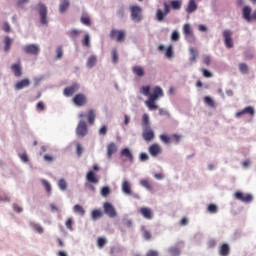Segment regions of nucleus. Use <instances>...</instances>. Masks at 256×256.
<instances>
[{
    "mask_svg": "<svg viewBox=\"0 0 256 256\" xmlns=\"http://www.w3.org/2000/svg\"><path fill=\"white\" fill-rule=\"evenodd\" d=\"M139 213L144 219H153V210H151V208L142 207L140 208Z\"/></svg>",
    "mask_w": 256,
    "mask_h": 256,
    "instance_id": "obj_19",
    "label": "nucleus"
},
{
    "mask_svg": "<svg viewBox=\"0 0 256 256\" xmlns=\"http://www.w3.org/2000/svg\"><path fill=\"white\" fill-rule=\"evenodd\" d=\"M101 195L102 197H109V195H111V188H109V186H104L101 189Z\"/></svg>",
    "mask_w": 256,
    "mask_h": 256,
    "instance_id": "obj_40",
    "label": "nucleus"
},
{
    "mask_svg": "<svg viewBox=\"0 0 256 256\" xmlns=\"http://www.w3.org/2000/svg\"><path fill=\"white\" fill-rule=\"evenodd\" d=\"M83 45L84 47H91V39L89 37V34H86L84 36Z\"/></svg>",
    "mask_w": 256,
    "mask_h": 256,
    "instance_id": "obj_49",
    "label": "nucleus"
},
{
    "mask_svg": "<svg viewBox=\"0 0 256 256\" xmlns=\"http://www.w3.org/2000/svg\"><path fill=\"white\" fill-rule=\"evenodd\" d=\"M88 69H93V67H95V65H97V56L95 55H91L86 63Z\"/></svg>",
    "mask_w": 256,
    "mask_h": 256,
    "instance_id": "obj_32",
    "label": "nucleus"
},
{
    "mask_svg": "<svg viewBox=\"0 0 256 256\" xmlns=\"http://www.w3.org/2000/svg\"><path fill=\"white\" fill-rule=\"evenodd\" d=\"M97 117V114L95 112V109H90L87 114V119L89 125H94L95 124V118Z\"/></svg>",
    "mask_w": 256,
    "mask_h": 256,
    "instance_id": "obj_27",
    "label": "nucleus"
},
{
    "mask_svg": "<svg viewBox=\"0 0 256 256\" xmlns=\"http://www.w3.org/2000/svg\"><path fill=\"white\" fill-rule=\"evenodd\" d=\"M243 115H250L251 117H253V115H255V108H253L252 106H247L236 113V117L238 119L241 118Z\"/></svg>",
    "mask_w": 256,
    "mask_h": 256,
    "instance_id": "obj_14",
    "label": "nucleus"
},
{
    "mask_svg": "<svg viewBox=\"0 0 256 256\" xmlns=\"http://www.w3.org/2000/svg\"><path fill=\"white\" fill-rule=\"evenodd\" d=\"M202 74H203V77H206V78H211L213 77V73H211L209 70L207 69H202Z\"/></svg>",
    "mask_w": 256,
    "mask_h": 256,
    "instance_id": "obj_56",
    "label": "nucleus"
},
{
    "mask_svg": "<svg viewBox=\"0 0 256 256\" xmlns=\"http://www.w3.org/2000/svg\"><path fill=\"white\" fill-rule=\"evenodd\" d=\"M168 253L171 256H180L181 255V250L178 247L172 246L168 249Z\"/></svg>",
    "mask_w": 256,
    "mask_h": 256,
    "instance_id": "obj_37",
    "label": "nucleus"
},
{
    "mask_svg": "<svg viewBox=\"0 0 256 256\" xmlns=\"http://www.w3.org/2000/svg\"><path fill=\"white\" fill-rule=\"evenodd\" d=\"M74 213H77L78 215H81V217L85 216V209L83 206L76 204L73 208Z\"/></svg>",
    "mask_w": 256,
    "mask_h": 256,
    "instance_id": "obj_35",
    "label": "nucleus"
},
{
    "mask_svg": "<svg viewBox=\"0 0 256 256\" xmlns=\"http://www.w3.org/2000/svg\"><path fill=\"white\" fill-rule=\"evenodd\" d=\"M143 236H144V239L146 241H149L151 239V237H152L151 232H149V230H144L143 231Z\"/></svg>",
    "mask_w": 256,
    "mask_h": 256,
    "instance_id": "obj_57",
    "label": "nucleus"
},
{
    "mask_svg": "<svg viewBox=\"0 0 256 256\" xmlns=\"http://www.w3.org/2000/svg\"><path fill=\"white\" fill-rule=\"evenodd\" d=\"M77 91H79V84L74 83L64 89V95L65 97H71L74 93H77Z\"/></svg>",
    "mask_w": 256,
    "mask_h": 256,
    "instance_id": "obj_16",
    "label": "nucleus"
},
{
    "mask_svg": "<svg viewBox=\"0 0 256 256\" xmlns=\"http://www.w3.org/2000/svg\"><path fill=\"white\" fill-rule=\"evenodd\" d=\"M81 32L79 30H71L68 35L69 37H71L72 39H75V37H79V34Z\"/></svg>",
    "mask_w": 256,
    "mask_h": 256,
    "instance_id": "obj_52",
    "label": "nucleus"
},
{
    "mask_svg": "<svg viewBox=\"0 0 256 256\" xmlns=\"http://www.w3.org/2000/svg\"><path fill=\"white\" fill-rule=\"evenodd\" d=\"M189 53H190V58H189L190 63H197V57H199V52L197 51V49L191 47L189 48Z\"/></svg>",
    "mask_w": 256,
    "mask_h": 256,
    "instance_id": "obj_23",
    "label": "nucleus"
},
{
    "mask_svg": "<svg viewBox=\"0 0 256 256\" xmlns=\"http://www.w3.org/2000/svg\"><path fill=\"white\" fill-rule=\"evenodd\" d=\"M224 43L227 49H233V32L231 30H224L223 31Z\"/></svg>",
    "mask_w": 256,
    "mask_h": 256,
    "instance_id": "obj_9",
    "label": "nucleus"
},
{
    "mask_svg": "<svg viewBox=\"0 0 256 256\" xmlns=\"http://www.w3.org/2000/svg\"><path fill=\"white\" fill-rule=\"evenodd\" d=\"M80 21L83 25H86L87 27L91 26V18H89V16H82L80 18Z\"/></svg>",
    "mask_w": 256,
    "mask_h": 256,
    "instance_id": "obj_41",
    "label": "nucleus"
},
{
    "mask_svg": "<svg viewBox=\"0 0 256 256\" xmlns=\"http://www.w3.org/2000/svg\"><path fill=\"white\" fill-rule=\"evenodd\" d=\"M207 211H208V213L215 214V213H217V211H219V208L215 204H209L207 207Z\"/></svg>",
    "mask_w": 256,
    "mask_h": 256,
    "instance_id": "obj_42",
    "label": "nucleus"
},
{
    "mask_svg": "<svg viewBox=\"0 0 256 256\" xmlns=\"http://www.w3.org/2000/svg\"><path fill=\"white\" fill-rule=\"evenodd\" d=\"M203 64L207 65V67H209L211 65V57L205 55L203 56Z\"/></svg>",
    "mask_w": 256,
    "mask_h": 256,
    "instance_id": "obj_55",
    "label": "nucleus"
},
{
    "mask_svg": "<svg viewBox=\"0 0 256 256\" xmlns=\"http://www.w3.org/2000/svg\"><path fill=\"white\" fill-rule=\"evenodd\" d=\"M91 217L93 221H97V219H101V217H103V212H101L99 209H95L92 211Z\"/></svg>",
    "mask_w": 256,
    "mask_h": 256,
    "instance_id": "obj_36",
    "label": "nucleus"
},
{
    "mask_svg": "<svg viewBox=\"0 0 256 256\" xmlns=\"http://www.w3.org/2000/svg\"><path fill=\"white\" fill-rule=\"evenodd\" d=\"M24 51L28 55H39L40 49H39V46H37L36 44H30L24 47Z\"/></svg>",
    "mask_w": 256,
    "mask_h": 256,
    "instance_id": "obj_17",
    "label": "nucleus"
},
{
    "mask_svg": "<svg viewBox=\"0 0 256 256\" xmlns=\"http://www.w3.org/2000/svg\"><path fill=\"white\" fill-rule=\"evenodd\" d=\"M69 0H60V5H59V11L60 13H65L67 9H69Z\"/></svg>",
    "mask_w": 256,
    "mask_h": 256,
    "instance_id": "obj_33",
    "label": "nucleus"
},
{
    "mask_svg": "<svg viewBox=\"0 0 256 256\" xmlns=\"http://www.w3.org/2000/svg\"><path fill=\"white\" fill-rule=\"evenodd\" d=\"M234 198L237 199V201H241L242 203H251L253 201V195L245 194L241 191L235 192Z\"/></svg>",
    "mask_w": 256,
    "mask_h": 256,
    "instance_id": "obj_8",
    "label": "nucleus"
},
{
    "mask_svg": "<svg viewBox=\"0 0 256 256\" xmlns=\"http://www.w3.org/2000/svg\"><path fill=\"white\" fill-rule=\"evenodd\" d=\"M142 137L144 141H153L155 139V132L151 128H143Z\"/></svg>",
    "mask_w": 256,
    "mask_h": 256,
    "instance_id": "obj_15",
    "label": "nucleus"
},
{
    "mask_svg": "<svg viewBox=\"0 0 256 256\" xmlns=\"http://www.w3.org/2000/svg\"><path fill=\"white\" fill-rule=\"evenodd\" d=\"M140 93L145 95V97H148L145 105L148 107L149 111H155V109H159V106L155 104V101H158V99H161V97L164 95L163 89H161V87L155 86L153 93L151 94V86H142Z\"/></svg>",
    "mask_w": 256,
    "mask_h": 256,
    "instance_id": "obj_1",
    "label": "nucleus"
},
{
    "mask_svg": "<svg viewBox=\"0 0 256 256\" xmlns=\"http://www.w3.org/2000/svg\"><path fill=\"white\" fill-rule=\"evenodd\" d=\"M130 17L134 23H141L143 21V8L139 5L130 6Z\"/></svg>",
    "mask_w": 256,
    "mask_h": 256,
    "instance_id": "obj_3",
    "label": "nucleus"
},
{
    "mask_svg": "<svg viewBox=\"0 0 256 256\" xmlns=\"http://www.w3.org/2000/svg\"><path fill=\"white\" fill-rule=\"evenodd\" d=\"M164 10L158 9L156 11V21L159 23H163L168 14L171 13V9L173 11H179L181 7H183V0H171L170 4L167 2H163Z\"/></svg>",
    "mask_w": 256,
    "mask_h": 256,
    "instance_id": "obj_2",
    "label": "nucleus"
},
{
    "mask_svg": "<svg viewBox=\"0 0 256 256\" xmlns=\"http://www.w3.org/2000/svg\"><path fill=\"white\" fill-rule=\"evenodd\" d=\"M122 191L125 195H131V183L127 180L122 182Z\"/></svg>",
    "mask_w": 256,
    "mask_h": 256,
    "instance_id": "obj_29",
    "label": "nucleus"
},
{
    "mask_svg": "<svg viewBox=\"0 0 256 256\" xmlns=\"http://www.w3.org/2000/svg\"><path fill=\"white\" fill-rule=\"evenodd\" d=\"M117 151V144L114 142H111L107 145V157L108 159H111L113 155H115V152Z\"/></svg>",
    "mask_w": 256,
    "mask_h": 256,
    "instance_id": "obj_21",
    "label": "nucleus"
},
{
    "mask_svg": "<svg viewBox=\"0 0 256 256\" xmlns=\"http://www.w3.org/2000/svg\"><path fill=\"white\" fill-rule=\"evenodd\" d=\"M166 57L171 59L173 57V46H169L166 50Z\"/></svg>",
    "mask_w": 256,
    "mask_h": 256,
    "instance_id": "obj_53",
    "label": "nucleus"
},
{
    "mask_svg": "<svg viewBox=\"0 0 256 256\" xmlns=\"http://www.w3.org/2000/svg\"><path fill=\"white\" fill-rule=\"evenodd\" d=\"M87 133H89V130L87 129V122L80 120L76 128V134L78 137H85Z\"/></svg>",
    "mask_w": 256,
    "mask_h": 256,
    "instance_id": "obj_10",
    "label": "nucleus"
},
{
    "mask_svg": "<svg viewBox=\"0 0 256 256\" xmlns=\"http://www.w3.org/2000/svg\"><path fill=\"white\" fill-rule=\"evenodd\" d=\"M151 128V121L149 120V114H143L142 116V129Z\"/></svg>",
    "mask_w": 256,
    "mask_h": 256,
    "instance_id": "obj_28",
    "label": "nucleus"
},
{
    "mask_svg": "<svg viewBox=\"0 0 256 256\" xmlns=\"http://www.w3.org/2000/svg\"><path fill=\"white\" fill-rule=\"evenodd\" d=\"M58 187L59 189H61V191H67V182L65 181V179H60L58 181Z\"/></svg>",
    "mask_w": 256,
    "mask_h": 256,
    "instance_id": "obj_43",
    "label": "nucleus"
},
{
    "mask_svg": "<svg viewBox=\"0 0 256 256\" xmlns=\"http://www.w3.org/2000/svg\"><path fill=\"white\" fill-rule=\"evenodd\" d=\"M120 157L122 158V161H130L133 163V152L129 148H124L120 152Z\"/></svg>",
    "mask_w": 256,
    "mask_h": 256,
    "instance_id": "obj_13",
    "label": "nucleus"
},
{
    "mask_svg": "<svg viewBox=\"0 0 256 256\" xmlns=\"http://www.w3.org/2000/svg\"><path fill=\"white\" fill-rule=\"evenodd\" d=\"M171 143H179L181 141V136L177 134H173L170 136Z\"/></svg>",
    "mask_w": 256,
    "mask_h": 256,
    "instance_id": "obj_50",
    "label": "nucleus"
},
{
    "mask_svg": "<svg viewBox=\"0 0 256 256\" xmlns=\"http://www.w3.org/2000/svg\"><path fill=\"white\" fill-rule=\"evenodd\" d=\"M160 139L163 143H165L166 145H169V143H171V136H168L166 134H162L160 135Z\"/></svg>",
    "mask_w": 256,
    "mask_h": 256,
    "instance_id": "obj_44",
    "label": "nucleus"
},
{
    "mask_svg": "<svg viewBox=\"0 0 256 256\" xmlns=\"http://www.w3.org/2000/svg\"><path fill=\"white\" fill-rule=\"evenodd\" d=\"M38 13L40 15V23L42 25H47L49 22L47 21V6L43 3L38 4Z\"/></svg>",
    "mask_w": 256,
    "mask_h": 256,
    "instance_id": "obj_6",
    "label": "nucleus"
},
{
    "mask_svg": "<svg viewBox=\"0 0 256 256\" xmlns=\"http://www.w3.org/2000/svg\"><path fill=\"white\" fill-rule=\"evenodd\" d=\"M29 0H17V7H23V5H27Z\"/></svg>",
    "mask_w": 256,
    "mask_h": 256,
    "instance_id": "obj_62",
    "label": "nucleus"
},
{
    "mask_svg": "<svg viewBox=\"0 0 256 256\" xmlns=\"http://www.w3.org/2000/svg\"><path fill=\"white\" fill-rule=\"evenodd\" d=\"M183 33H184L186 39H189L190 37H191V39H195V35L193 34V29L191 28L190 24H184Z\"/></svg>",
    "mask_w": 256,
    "mask_h": 256,
    "instance_id": "obj_20",
    "label": "nucleus"
},
{
    "mask_svg": "<svg viewBox=\"0 0 256 256\" xmlns=\"http://www.w3.org/2000/svg\"><path fill=\"white\" fill-rule=\"evenodd\" d=\"M31 85V81L27 78H24L15 84L16 91H21V89H25V87H29Z\"/></svg>",
    "mask_w": 256,
    "mask_h": 256,
    "instance_id": "obj_18",
    "label": "nucleus"
},
{
    "mask_svg": "<svg viewBox=\"0 0 256 256\" xmlns=\"http://www.w3.org/2000/svg\"><path fill=\"white\" fill-rule=\"evenodd\" d=\"M149 159V155L147 153L140 154V161H147Z\"/></svg>",
    "mask_w": 256,
    "mask_h": 256,
    "instance_id": "obj_64",
    "label": "nucleus"
},
{
    "mask_svg": "<svg viewBox=\"0 0 256 256\" xmlns=\"http://www.w3.org/2000/svg\"><path fill=\"white\" fill-rule=\"evenodd\" d=\"M29 225L30 227H32V229H34V231H36V233H39V235H43V233H45V229L43 228V226H41V224L30 221Z\"/></svg>",
    "mask_w": 256,
    "mask_h": 256,
    "instance_id": "obj_24",
    "label": "nucleus"
},
{
    "mask_svg": "<svg viewBox=\"0 0 256 256\" xmlns=\"http://www.w3.org/2000/svg\"><path fill=\"white\" fill-rule=\"evenodd\" d=\"M204 103L208 105V107H215V101H213L209 96L204 98Z\"/></svg>",
    "mask_w": 256,
    "mask_h": 256,
    "instance_id": "obj_45",
    "label": "nucleus"
},
{
    "mask_svg": "<svg viewBox=\"0 0 256 256\" xmlns=\"http://www.w3.org/2000/svg\"><path fill=\"white\" fill-rule=\"evenodd\" d=\"M194 11H197V3L195 0H190L186 8V13L191 14L194 13Z\"/></svg>",
    "mask_w": 256,
    "mask_h": 256,
    "instance_id": "obj_31",
    "label": "nucleus"
},
{
    "mask_svg": "<svg viewBox=\"0 0 256 256\" xmlns=\"http://www.w3.org/2000/svg\"><path fill=\"white\" fill-rule=\"evenodd\" d=\"M242 15H243V19H245V21H247L248 23H251V21H256V10H254L253 13L251 14L250 6L243 7Z\"/></svg>",
    "mask_w": 256,
    "mask_h": 256,
    "instance_id": "obj_5",
    "label": "nucleus"
},
{
    "mask_svg": "<svg viewBox=\"0 0 256 256\" xmlns=\"http://www.w3.org/2000/svg\"><path fill=\"white\" fill-rule=\"evenodd\" d=\"M218 253L220 256H229V253H231V247H229V244H222Z\"/></svg>",
    "mask_w": 256,
    "mask_h": 256,
    "instance_id": "obj_22",
    "label": "nucleus"
},
{
    "mask_svg": "<svg viewBox=\"0 0 256 256\" xmlns=\"http://www.w3.org/2000/svg\"><path fill=\"white\" fill-rule=\"evenodd\" d=\"M11 69L15 77H21V75H23V72L21 70V64H12Z\"/></svg>",
    "mask_w": 256,
    "mask_h": 256,
    "instance_id": "obj_30",
    "label": "nucleus"
},
{
    "mask_svg": "<svg viewBox=\"0 0 256 256\" xmlns=\"http://www.w3.org/2000/svg\"><path fill=\"white\" fill-rule=\"evenodd\" d=\"M36 107H37L38 111H45V104L41 101L37 103Z\"/></svg>",
    "mask_w": 256,
    "mask_h": 256,
    "instance_id": "obj_61",
    "label": "nucleus"
},
{
    "mask_svg": "<svg viewBox=\"0 0 256 256\" xmlns=\"http://www.w3.org/2000/svg\"><path fill=\"white\" fill-rule=\"evenodd\" d=\"M104 213H106V215L111 218L117 217V211L115 210V207L112 206L109 202L104 203Z\"/></svg>",
    "mask_w": 256,
    "mask_h": 256,
    "instance_id": "obj_12",
    "label": "nucleus"
},
{
    "mask_svg": "<svg viewBox=\"0 0 256 256\" xmlns=\"http://www.w3.org/2000/svg\"><path fill=\"white\" fill-rule=\"evenodd\" d=\"M140 184L142 185V187H145V189H148V191H151L153 189V186L147 180H141Z\"/></svg>",
    "mask_w": 256,
    "mask_h": 256,
    "instance_id": "obj_47",
    "label": "nucleus"
},
{
    "mask_svg": "<svg viewBox=\"0 0 256 256\" xmlns=\"http://www.w3.org/2000/svg\"><path fill=\"white\" fill-rule=\"evenodd\" d=\"M132 73H134L136 77H145V69L141 66H133Z\"/></svg>",
    "mask_w": 256,
    "mask_h": 256,
    "instance_id": "obj_26",
    "label": "nucleus"
},
{
    "mask_svg": "<svg viewBox=\"0 0 256 256\" xmlns=\"http://www.w3.org/2000/svg\"><path fill=\"white\" fill-rule=\"evenodd\" d=\"M56 57H57V59H62L63 58V48L58 47L56 49Z\"/></svg>",
    "mask_w": 256,
    "mask_h": 256,
    "instance_id": "obj_54",
    "label": "nucleus"
},
{
    "mask_svg": "<svg viewBox=\"0 0 256 256\" xmlns=\"http://www.w3.org/2000/svg\"><path fill=\"white\" fill-rule=\"evenodd\" d=\"M74 105H76V107H85V104L87 103V95L83 94V93H78L76 94L73 99H72Z\"/></svg>",
    "mask_w": 256,
    "mask_h": 256,
    "instance_id": "obj_7",
    "label": "nucleus"
},
{
    "mask_svg": "<svg viewBox=\"0 0 256 256\" xmlns=\"http://www.w3.org/2000/svg\"><path fill=\"white\" fill-rule=\"evenodd\" d=\"M65 226L69 229V231H73V218H68Z\"/></svg>",
    "mask_w": 256,
    "mask_h": 256,
    "instance_id": "obj_51",
    "label": "nucleus"
},
{
    "mask_svg": "<svg viewBox=\"0 0 256 256\" xmlns=\"http://www.w3.org/2000/svg\"><path fill=\"white\" fill-rule=\"evenodd\" d=\"M180 38L179 32L173 31L171 35L172 41H177Z\"/></svg>",
    "mask_w": 256,
    "mask_h": 256,
    "instance_id": "obj_59",
    "label": "nucleus"
},
{
    "mask_svg": "<svg viewBox=\"0 0 256 256\" xmlns=\"http://www.w3.org/2000/svg\"><path fill=\"white\" fill-rule=\"evenodd\" d=\"M13 209L16 213H22L23 212V208L21 206H19L18 204H13Z\"/></svg>",
    "mask_w": 256,
    "mask_h": 256,
    "instance_id": "obj_60",
    "label": "nucleus"
},
{
    "mask_svg": "<svg viewBox=\"0 0 256 256\" xmlns=\"http://www.w3.org/2000/svg\"><path fill=\"white\" fill-rule=\"evenodd\" d=\"M3 31H5L6 33H10L11 32V26H9V23L4 22L3 23V27H2Z\"/></svg>",
    "mask_w": 256,
    "mask_h": 256,
    "instance_id": "obj_58",
    "label": "nucleus"
},
{
    "mask_svg": "<svg viewBox=\"0 0 256 256\" xmlns=\"http://www.w3.org/2000/svg\"><path fill=\"white\" fill-rule=\"evenodd\" d=\"M238 67H239V71H240L243 75L249 74V66H247V64H245V63H240Z\"/></svg>",
    "mask_w": 256,
    "mask_h": 256,
    "instance_id": "obj_38",
    "label": "nucleus"
},
{
    "mask_svg": "<svg viewBox=\"0 0 256 256\" xmlns=\"http://www.w3.org/2000/svg\"><path fill=\"white\" fill-rule=\"evenodd\" d=\"M99 135H107V126H102L99 129Z\"/></svg>",
    "mask_w": 256,
    "mask_h": 256,
    "instance_id": "obj_63",
    "label": "nucleus"
},
{
    "mask_svg": "<svg viewBox=\"0 0 256 256\" xmlns=\"http://www.w3.org/2000/svg\"><path fill=\"white\" fill-rule=\"evenodd\" d=\"M42 185L44 186L46 192L48 193V195H51V184L49 183V181L42 179L41 180Z\"/></svg>",
    "mask_w": 256,
    "mask_h": 256,
    "instance_id": "obj_39",
    "label": "nucleus"
},
{
    "mask_svg": "<svg viewBox=\"0 0 256 256\" xmlns=\"http://www.w3.org/2000/svg\"><path fill=\"white\" fill-rule=\"evenodd\" d=\"M126 35L124 30L112 29L110 31V39H112V41H117V43H123Z\"/></svg>",
    "mask_w": 256,
    "mask_h": 256,
    "instance_id": "obj_4",
    "label": "nucleus"
},
{
    "mask_svg": "<svg viewBox=\"0 0 256 256\" xmlns=\"http://www.w3.org/2000/svg\"><path fill=\"white\" fill-rule=\"evenodd\" d=\"M148 152L150 153L151 157H159L163 153V148L157 143H154L149 146Z\"/></svg>",
    "mask_w": 256,
    "mask_h": 256,
    "instance_id": "obj_11",
    "label": "nucleus"
},
{
    "mask_svg": "<svg viewBox=\"0 0 256 256\" xmlns=\"http://www.w3.org/2000/svg\"><path fill=\"white\" fill-rule=\"evenodd\" d=\"M86 179L89 183H94V185H97L99 183V178L95 175V172L89 171L86 175Z\"/></svg>",
    "mask_w": 256,
    "mask_h": 256,
    "instance_id": "obj_25",
    "label": "nucleus"
},
{
    "mask_svg": "<svg viewBox=\"0 0 256 256\" xmlns=\"http://www.w3.org/2000/svg\"><path fill=\"white\" fill-rule=\"evenodd\" d=\"M119 54L117 53V49L112 50V63H118Z\"/></svg>",
    "mask_w": 256,
    "mask_h": 256,
    "instance_id": "obj_48",
    "label": "nucleus"
},
{
    "mask_svg": "<svg viewBox=\"0 0 256 256\" xmlns=\"http://www.w3.org/2000/svg\"><path fill=\"white\" fill-rule=\"evenodd\" d=\"M105 245H107V240L105 238H98L97 240V246L100 248V249H103V247H105Z\"/></svg>",
    "mask_w": 256,
    "mask_h": 256,
    "instance_id": "obj_46",
    "label": "nucleus"
},
{
    "mask_svg": "<svg viewBox=\"0 0 256 256\" xmlns=\"http://www.w3.org/2000/svg\"><path fill=\"white\" fill-rule=\"evenodd\" d=\"M11 43H13V40L9 36H6L4 38V51L5 52L11 50Z\"/></svg>",
    "mask_w": 256,
    "mask_h": 256,
    "instance_id": "obj_34",
    "label": "nucleus"
}]
</instances>
